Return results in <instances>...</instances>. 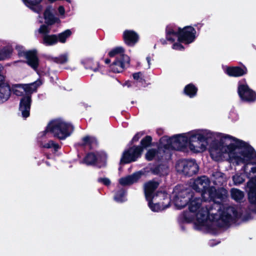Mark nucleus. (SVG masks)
Segmentation results:
<instances>
[{
    "label": "nucleus",
    "mask_w": 256,
    "mask_h": 256,
    "mask_svg": "<svg viewBox=\"0 0 256 256\" xmlns=\"http://www.w3.org/2000/svg\"><path fill=\"white\" fill-rule=\"evenodd\" d=\"M220 135L219 140H214L210 144V152L211 156L220 157L224 154H235L238 144L241 140L227 134H220Z\"/></svg>",
    "instance_id": "1"
},
{
    "label": "nucleus",
    "mask_w": 256,
    "mask_h": 256,
    "mask_svg": "<svg viewBox=\"0 0 256 256\" xmlns=\"http://www.w3.org/2000/svg\"><path fill=\"white\" fill-rule=\"evenodd\" d=\"M74 129V126L70 123L61 120H54L48 124L45 130L42 132V136H46L47 133L50 132L54 138L64 140L71 134Z\"/></svg>",
    "instance_id": "2"
},
{
    "label": "nucleus",
    "mask_w": 256,
    "mask_h": 256,
    "mask_svg": "<svg viewBox=\"0 0 256 256\" xmlns=\"http://www.w3.org/2000/svg\"><path fill=\"white\" fill-rule=\"evenodd\" d=\"M152 138L150 136H146L142 139L140 146H133L122 152L120 164H125L136 162L141 157L144 149L152 146Z\"/></svg>",
    "instance_id": "3"
},
{
    "label": "nucleus",
    "mask_w": 256,
    "mask_h": 256,
    "mask_svg": "<svg viewBox=\"0 0 256 256\" xmlns=\"http://www.w3.org/2000/svg\"><path fill=\"white\" fill-rule=\"evenodd\" d=\"M237 146V148L241 150L240 152V156H238L235 153L234 158L237 162L244 164L242 169L244 172H246L248 170V165L252 164L250 160L256 159V152L252 146L242 140L238 142Z\"/></svg>",
    "instance_id": "4"
},
{
    "label": "nucleus",
    "mask_w": 256,
    "mask_h": 256,
    "mask_svg": "<svg viewBox=\"0 0 256 256\" xmlns=\"http://www.w3.org/2000/svg\"><path fill=\"white\" fill-rule=\"evenodd\" d=\"M188 140L186 134H182L168 138L166 136H164L160 138V141L166 140L167 144L164 145L165 148L184 152L187 148Z\"/></svg>",
    "instance_id": "5"
},
{
    "label": "nucleus",
    "mask_w": 256,
    "mask_h": 256,
    "mask_svg": "<svg viewBox=\"0 0 256 256\" xmlns=\"http://www.w3.org/2000/svg\"><path fill=\"white\" fill-rule=\"evenodd\" d=\"M188 136V146L190 150L193 152H198L199 150H196V146L192 144L194 142H197L198 144L204 149L208 144V134L204 133L197 132H190L186 134Z\"/></svg>",
    "instance_id": "6"
},
{
    "label": "nucleus",
    "mask_w": 256,
    "mask_h": 256,
    "mask_svg": "<svg viewBox=\"0 0 256 256\" xmlns=\"http://www.w3.org/2000/svg\"><path fill=\"white\" fill-rule=\"evenodd\" d=\"M178 170H181L184 174L192 176L198 173L199 167L195 160H182L176 164Z\"/></svg>",
    "instance_id": "7"
},
{
    "label": "nucleus",
    "mask_w": 256,
    "mask_h": 256,
    "mask_svg": "<svg viewBox=\"0 0 256 256\" xmlns=\"http://www.w3.org/2000/svg\"><path fill=\"white\" fill-rule=\"evenodd\" d=\"M250 172L256 174V166H253L249 172H245L250 180L246 183L248 198L249 202L256 205V176L250 178ZM256 212V208L254 210Z\"/></svg>",
    "instance_id": "8"
},
{
    "label": "nucleus",
    "mask_w": 256,
    "mask_h": 256,
    "mask_svg": "<svg viewBox=\"0 0 256 256\" xmlns=\"http://www.w3.org/2000/svg\"><path fill=\"white\" fill-rule=\"evenodd\" d=\"M196 34V30L192 26L178 27V42L186 44H191L195 40Z\"/></svg>",
    "instance_id": "9"
},
{
    "label": "nucleus",
    "mask_w": 256,
    "mask_h": 256,
    "mask_svg": "<svg viewBox=\"0 0 256 256\" xmlns=\"http://www.w3.org/2000/svg\"><path fill=\"white\" fill-rule=\"evenodd\" d=\"M238 94L243 102L252 103L256 100V92L247 84L238 83Z\"/></svg>",
    "instance_id": "10"
},
{
    "label": "nucleus",
    "mask_w": 256,
    "mask_h": 256,
    "mask_svg": "<svg viewBox=\"0 0 256 256\" xmlns=\"http://www.w3.org/2000/svg\"><path fill=\"white\" fill-rule=\"evenodd\" d=\"M208 195L204 202H214L220 203L224 202L228 197V191L224 188L216 189L214 186H211L208 190Z\"/></svg>",
    "instance_id": "11"
},
{
    "label": "nucleus",
    "mask_w": 256,
    "mask_h": 256,
    "mask_svg": "<svg viewBox=\"0 0 256 256\" xmlns=\"http://www.w3.org/2000/svg\"><path fill=\"white\" fill-rule=\"evenodd\" d=\"M210 181L206 176H202L196 179L192 184V188L196 192L201 194L203 201H204L208 193V190L210 188Z\"/></svg>",
    "instance_id": "12"
},
{
    "label": "nucleus",
    "mask_w": 256,
    "mask_h": 256,
    "mask_svg": "<svg viewBox=\"0 0 256 256\" xmlns=\"http://www.w3.org/2000/svg\"><path fill=\"white\" fill-rule=\"evenodd\" d=\"M19 57H24L26 60V62L34 70H37L40 64V60L38 55V51L36 49L28 50H21L18 52Z\"/></svg>",
    "instance_id": "13"
},
{
    "label": "nucleus",
    "mask_w": 256,
    "mask_h": 256,
    "mask_svg": "<svg viewBox=\"0 0 256 256\" xmlns=\"http://www.w3.org/2000/svg\"><path fill=\"white\" fill-rule=\"evenodd\" d=\"M194 192L190 189L182 190L174 198L176 206L178 209H182L188 205L190 200L194 198Z\"/></svg>",
    "instance_id": "14"
},
{
    "label": "nucleus",
    "mask_w": 256,
    "mask_h": 256,
    "mask_svg": "<svg viewBox=\"0 0 256 256\" xmlns=\"http://www.w3.org/2000/svg\"><path fill=\"white\" fill-rule=\"evenodd\" d=\"M4 67L0 64V103L6 101L10 96L11 88L10 84L5 81V76L2 74Z\"/></svg>",
    "instance_id": "15"
},
{
    "label": "nucleus",
    "mask_w": 256,
    "mask_h": 256,
    "mask_svg": "<svg viewBox=\"0 0 256 256\" xmlns=\"http://www.w3.org/2000/svg\"><path fill=\"white\" fill-rule=\"evenodd\" d=\"M130 58L126 54H122L116 58L115 60L110 65V70L114 73L122 72L126 68V64H129Z\"/></svg>",
    "instance_id": "16"
},
{
    "label": "nucleus",
    "mask_w": 256,
    "mask_h": 256,
    "mask_svg": "<svg viewBox=\"0 0 256 256\" xmlns=\"http://www.w3.org/2000/svg\"><path fill=\"white\" fill-rule=\"evenodd\" d=\"M124 44L129 47L134 46L139 41L138 34L134 30H126L122 35Z\"/></svg>",
    "instance_id": "17"
},
{
    "label": "nucleus",
    "mask_w": 256,
    "mask_h": 256,
    "mask_svg": "<svg viewBox=\"0 0 256 256\" xmlns=\"http://www.w3.org/2000/svg\"><path fill=\"white\" fill-rule=\"evenodd\" d=\"M32 102L30 95L24 96L20 100L19 110L22 112V116L25 118L30 116Z\"/></svg>",
    "instance_id": "18"
},
{
    "label": "nucleus",
    "mask_w": 256,
    "mask_h": 256,
    "mask_svg": "<svg viewBox=\"0 0 256 256\" xmlns=\"http://www.w3.org/2000/svg\"><path fill=\"white\" fill-rule=\"evenodd\" d=\"M54 9L52 6L49 5L47 6L44 12V22L48 26H52L55 24H59L60 20L59 18L54 16L53 14Z\"/></svg>",
    "instance_id": "19"
},
{
    "label": "nucleus",
    "mask_w": 256,
    "mask_h": 256,
    "mask_svg": "<svg viewBox=\"0 0 256 256\" xmlns=\"http://www.w3.org/2000/svg\"><path fill=\"white\" fill-rule=\"evenodd\" d=\"M159 186V182L156 181L150 180L144 184V192L146 200L150 198H154L158 196L157 193H155V190Z\"/></svg>",
    "instance_id": "20"
},
{
    "label": "nucleus",
    "mask_w": 256,
    "mask_h": 256,
    "mask_svg": "<svg viewBox=\"0 0 256 256\" xmlns=\"http://www.w3.org/2000/svg\"><path fill=\"white\" fill-rule=\"evenodd\" d=\"M225 72L230 76L240 77L247 74L248 70L247 68L242 65V66H228Z\"/></svg>",
    "instance_id": "21"
},
{
    "label": "nucleus",
    "mask_w": 256,
    "mask_h": 256,
    "mask_svg": "<svg viewBox=\"0 0 256 256\" xmlns=\"http://www.w3.org/2000/svg\"><path fill=\"white\" fill-rule=\"evenodd\" d=\"M42 84L40 79L28 84H17L15 85L16 88H22L26 92V95H30L34 92H36L38 87Z\"/></svg>",
    "instance_id": "22"
},
{
    "label": "nucleus",
    "mask_w": 256,
    "mask_h": 256,
    "mask_svg": "<svg viewBox=\"0 0 256 256\" xmlns=\"http://www.w3.org/2000/svg\"><path fill=\"white\" fill-rule=\"evenodd\" d=\"M24 5L32 12L40 14L43 9L41 4L42 0H22Z\"/></svg>",
    "instance_id": "23"
},
{
    "label": "nucleus",
    "mask_w": 256,
    "mask_h": 256,
    "mask_svg": "<svg viewBox=\"0 0 256 256\" xmlns=\"http://www.w3.org/2000/svg\"><path fill=\"white\" fill-rule=\"evenodd\" d=\"M168 168L163 164H156L150 168V172L154 175L160 176H164L168 174Z\"/></svg>",
    "instance_id": "24"
},
{
    "label": "nucleus",
    "mask_w": 256,
    "mask_h": 256,
    "mask_svg": "<svg viewBox=\"0 0 256 256\" xmlns=\"http://www.w3.org/2000/svg\"><path fill=\"white\" fill-rule=\"evenodd\" d=\"M232 216L229 213L222 212L219 216L218 218L216 220L217 226L220 228H223L228 225Z\"/></svg>",
    "instance_id": "25"
},
{
    "label": "nucleus",
    "mask_w": 256,
    "mask_h": 256,
    "mask_svg": "<svg viewBox=\"0 0 256 256\" xmlns=\"http://www.w3.org/2000/svg\"><path fill=\"white\" fill-rule=\"evenodd\" d=\"M202 200V198L194 197V198H191L188 204L190 211L192 212L196 213L198 210L201 208Z\"/></svg>",
    "instance_id": "26"
},
{
    "label": "nucleus",
    "mask_w": 256,
    "mask_h": 256,
    "mask_svg": "<svg viewBox=\"0 0 256 256\" xmlns=\"http://www.w3.org/2000/svg\"><path fill=\"white\" fill-rule=\"evenodd\" d=\"M198 88L192 83L186 84L183 90V94L190 98H194L197 95Z\"/></svg>",
    "instance_id": "27"
},
{
    "label": "nucleus",
    "mask_w": 256,
    "mask_h": 256,
    "mask_svg": "<svg viewBox=\"0 0 256 256\" xmlns=\"http://www.w3.org/2000/svg\"><path fill=\"white\" fill-rule=\"evenodd\" d=\"M175 37L178 38V30L172 26H168L166 28V38L168 41L172 43L175 40Z\"/></svg>",
    "instance_id": "28"
},
{
    "label": "nucleus",
    "mask_w": 256,
    "mask_h": 256,
    "mask_svg": "<svg viewBox=\"0 0 256 256\" xmlns=\"http://www.w3.org/2000/svg\"><path fill=\"white\" fill-rule=\"evenodd\" d=\"M82 63L86 69L91 70L94 72H98L100 67L99 62H96L95 64L92 58H86L83 60Z\"/></svg>",
    "instance_id": "29"
},
{
    "label": "nucleus",
    "mask_w": 256,
    "mask_h": 256,
    "mask_svg": "<svg viewBox=\"0 0 256 256\" xmlns=\"http://www.w3.org/2000/svg\"><path fill=\"white\" fill-rule=\"evenodd\" d=\"M57 38V35L54 34L42 36V43L46 46L54 45L58 42Z\"/></svg>",
    "instance_id": "30"
},
{
    "label": "nucleus",
    "mask_w": 256,
    "mask_h": 256,
    "mask_svg": "<svg viewBox=\"0 0 256 256\" xmlns=\"http://www.w3.org/2000/svg\"><path fill=\"white\" fill-rule=\"evenodd\" d=\"M153 199L154 198H150L148 200H146V201H148V206L152 212H158L160 210H162L166 208H168L170 206L169 203L168 204L164 206H162L158 202L154 203Z\"/></svg>",
    "instance_id": "31"
},
{
    "label": "nucleus",
    "mask_w": 256,
    "mask_h": 256,
    "mask_svg": "<svg viewBox=\"0 0 256 256\" xmlns=\"http://www.w3.org/2000/svg\"><path fill=\"white\" fill-rule=\"evenodd\" d=\"M180 219L183 222L190 223L195 220V213L184 211L180 216Z\"/></svg>",
    "instance_id": "32"
},
{
    "label": "nucleus",
    "mask_w": 256,
    "mask_h": 256,
    "mask_svg": "<svg viewBox=\"0 0 256 256\" xmlns=\"http://www.w3.org/2000/svg\"><path fill=\"white\" fill-rule=\"evenodd\" d=\"M98 160V158L94 152H88L84 158V162L88 166L94 165Z\"/></svg>",
    "instance_id": "33"
},
{
    "label": "nucleus",
    "mask_w": 256,
    "mask_h": 256,
    "mask_svg": "<svg viewBox=\"0 0 256 256\" xmlns=\"http://www.w3.org/2000/svg\"><path fill=\"white\" fill-rule=\"evenodd\" d=\"M13 52L12 48L4 46L0 50V60H4L10 57Z\"/></svg>",
    "instance_id": "34"
},
{
    "label": "nucleus",
    "mask_w": 256,
    "mask_h": 256,
    "mask_svg": "<svg viewBox=\"0 0 256 256\" xmlns=\"http://www.w3.org/2000/svg\"><path fill=\"white\" fill-rule=\"evenodd\" d=\"M230 195L232 198L237 202H240L244 198V194L242 190L234 188L231 190Z\"/></svg>",
    "instance_id": "35"
},
{
    "label": "nucleus",
    "mask_w": 256,
    "mask_h": 256,
    "mask_svg": "<svg viewBox=\"0 0 256 256\" xmlns=\"http://www.w3.org/2000/svg\"><path fill=\"white\" fill-rule=\"evenodd\" d=\"M50 60L57 64H64L68 61V54H64L60 55L58 57H51Z\"/></svg>",
    "instance_id": "36"
},
{
    "label": "nucleus",
    "mask_w": 256,
    "mask_h": 256,
    "mask_svg": "<svg viewBox=\"0 0 256 256\" xmlns=\"http://www.w3.org/2000/svg\"><path fill=\"white\" fill-rule=\"evenodd\" d=\"M124 53V48L122 46H118L110 50L108 53V56L110 58H114L116 56V58L119 57L122 54H125Z\"/></svg>",
    "instance_id": "37"
},
{
    "label": "nucleus",
    "mask_w": 256,
    "mask_h": 256,
    "mask_svg": "<svg viewBox=\"0 0 256 256\" xmlns=\"http://www.w3.org/2000/svg\"><path fill=\"white\" fill-rule=\"evenodd\" d=\"M195 220L200 223L204 222L206 220V212L203 208L198 210L195 213Z\"/></svg>",
    "instance_id": "38"
},
{
    "label": "nucleus",
    "mask_w": 256,
    "mask_h": 256,
    "mask_svg": "<svg viewBox=\"0 0 256 256\" xmlns=\"http://www.w3.org/2000/svg\"><path fill=\"white\" fill-rule=\"evenodd\" d=\"M72 34L70 30L68 29L64 31L63 32L60 33L57 36L58 42H60L61 43L66 42V39L69 38Z\"/></svg>",
    "instance_id": "39"
},
{
    "label": "nucleus",
    "mask_w": 256,
    "mask_h": 256,
    "mask_svg": "<svg viewBox=\"0 0 256 256\" xmlns=\"http://www.w3.org/2000/svg\"><path fill=\"white\" fill-rule=\"evenodd\" d=\"M158 150L156 148L149 149L145 154V158L148 161L152 160L156 155L158 154Z\"/></svg>",
    "instance_id": "40"
},
{
    "label": "nucleus",
    "mask_w": 256,
    "mask_h": 256,
    "mask_svg": "<svg viewBox=\"0 0 256 256\" xmlns=\"http://www.w3.org/2000/svg\"><path fill=\"white\" fill-rule=\"evenodd\" d=\"M42 147L46 148H53L55 152H57L60 146L58 144L55 143L54 140H50L48 142L44 144Z\"/></svg>",
    "instance_id": "41"
},
{
    "label": "nucleus",
    "mask_w": 256,
    "mask_h": 256,
    "mask_svg": "<svg viewBox=\"0 0 256 256\" xmlns=\"http://www.w3.org/2000/svg\"><path fill=\"white\" fill-rule=\"evenodd\" d=\"M132 77L134 80H137L142 84H145L146 82L144 74L141 72L134 73L132 74Z\"/></svg>",
    "instance_id": "42"
},
{
    "label": "nucleus",
    "mask_w": 256,
    "mask_h": 256,
    "mask_svg": "<svg viewBox=\"0 0 256 256\" xmlns=\"http://www.w3.org/2000/svg\"><path fill=\"white\" fill-rule=\"evenodd\" d=\"M126 190L124 188H122L118 190L114 196V199L118 202H123V198L125 195Z\"/></svg>",
    "instance_id": "43"
},
{
    "label": "nucleus",
    "mask_w": 256,
    "mask_h": 256,
    "mask_svg": "<svg viewBox=\"0 0 256 256\" xmlns=\"http://www.w3.org/2000/svg\"><path fill=\"white\" fill-rule=\"evenodd\" d=\"M48 26H48L46 24H42L38 30V32L40 34H42V36L48 34L50 32V29Z\"/></svg>",
    "instance_id": "44"
},
{
    "label": "nucleus",
    "mask_w": 256,
    "mask_h": 256,
    "mask_svg": "<svg viewBox=\"0 0 256 256\" xmlns=\"http://www.w3.org/2000/svg\"><path fill=\"white\" fill-rule=\"evenodd\" d=\"M144 172L142 171H138L134 172L133 174L130 175L132 184L136 182L141 178L142 176L144 174Z\"/></svg>",
    "instance_id": "45"
},
{
    "label": "nucleus",
    "mask_w": 256,
    "mask_h": 256,
    "mask_svg": "<svg viewBox=\"0 0 256 256\" xmlns=\"http://www.w3.org/2000/svg\"><path fill=\"white\" fill-rule=\"evenodd\" d=\"M118 182L120 184L124 186L132 184L130 175L126 177L121 178L119 179Z\"/></svg>",
    "instance_id": "46"
},
{
    "label": "nucleus",
    "mask_w": 256,
    "mask_h": 256,
    "mask_svg": "<svg viewBox=\"0 0 256 256\" xmlns=\"http://www.w3.org/2000/svg\"><path fill=\"white\" fill-rule=\"evenodd\" d=\"M144 131L138 132L129 142V145H132L134 142H137L140 138L145 134Z\"/></svg>",
    "instance_id": "47"
},
{
    "label": "nucleus",
    "mask_w": 256,
    "mask_h": 256,
    "mask_svg": "<svg viewBox=\"0 0 256 256\" xmlns=\"http://www.w3.org/2000/svg\"><path fill=\"white\" fill-rule=\"evenodd\" d=\"M232 180L235 184H241L244 181V179L240 175L238 174L234 176Z\"/></svg>",
    "instance_id": "48"
},
{
    "label": "nucleus",
    "mask_w": 256,
    "mask_h": 256,
    "mask_svg": "<svg viewBox=\"0 0 256 256\" xmlns=\"http://www.w3.org/2000/svg\"><path fill=\"white\" fill-rule=\"evenodd\" d=\"M82 140L83 142L78 144L80 146H85L87 144H92V138L88 136L84 137L82 138Z\"/></svg>",
    "instance_id": "49"
},
{
    "label": "nucleus",
    "mask_w": 256,
    "mask_h": 256,
    "mask_svg": "<svg viewBox=\"0 0 256 256\" xmlns=\"http://www.w3.org/2000/svg\"><path fill=\"white\" fill-rule=\"evenodd\" d=\"M98 182L102 183L106 186H108L110 184V180L107 178H99L98 179Z\"/></svg>",
    "instance_id": "50"
},
{
    "label": "nucleus",
    "mask_w": 256,
    "mask_h": 256,
    "mask_svg": "<svg viewBox=\"0 0 256 256\" xmlns=\"http://www.w3.org/2000/svg\"><path fill=\"white\" fill-rule=\"evenodd\" d=\"M181 42H175L172 44V48L175 50H184V46L180 44Z\"/></svg>",
    "instance_id": "51"
},
{
    "label": "nucleus",
    "mask_w": 256,
    "mask_h": 256,
    "mask_svg": "<svg viewBox=\"0 0 256 256\" xmlns=\"http://www.w3.org/2000/svg\"><path fill=\"white\" fill-rule=\"evenodd\" d=\"M58 12L60 15H64L65 14V9L63 6H60L58 8Z\"/></svg>",
    "instance_id": "52"
},
{
    "label": "nucleus",
    "mask_w": 256,
    "mask_h": 256,
    "mask_svg": "<svg viewBox=\"0 0 256 256\" xmlns=\"http://www.w3.org/2000/svg\"><path fill=\"white\" fill-rule=\"evenodd\" d=\"M222 173L221 172H216L214 174V176H218V177H220L222 176Z\"/></svg>",
    "instance_id": "53"
},
{
    "label": "nucleus",
    "mask_w": 256,
    "mask_h": 256,
    "mask_svg": "<svg viewBox=\"0 0 256 256\" xmlns=\"http://www.w3.org/2000/svg\"><path fill=\"white\" fill-rule=\"evenodd\" d=\"M166 40H167L166 38V39L162 38V39L160 40V41L162 44L163 45L166 44Z\"/></svg>",
    "instance_id": "54"
},
{
    "label": "nucleus",
    "mask_w": 256,
    "mask_h": 256,
    "mask_svg": "<svg viewBox=\"0 0 256 256\" xmlns=\"http://www.w3.org/2000/svg\"><path fill=\"white\" fill-rule=\"evenodd\" d=\"M146 60L148 64V68H150V56H147Z\"/></svg>",
    "instance_id": "55"
},
{
    "label": "nucleus",
    "mask_w": 256,
    "mask_h": 256,
    "mask_svg": "<svg viewBox=\"0 0 256 256\" xmlns=\"http://www.w3.org/2000/svg\"><path fill=\"white\" fill-rule=\"evenodd\" d=\"M124 86H127L128 87L131 86V82L130 81H126L124 83Z\"/></svg>",
    "instance_id": "56"
},
{
    "label": "nucleus",
    "mask_w": 256,
    "mask_h": 256,
    "mask_svg": "<svg viewBox=\"0 0 256 256\" xmlns=\"http://www.w3.org/2000/svg\"><path fill=\"white\" fill-rule=\"evenodd\" d=\"M104 62L106 64H109L110 62V58H106L104 60Z\"/></svg>",
    "instance_id": "57"
},
{
    "label": "nucleus",
    "mask_w": 256,
    "mask_h": 256,
    "mask_svg": "<svg viewBox=\"0 0 256 256\" xmlns=\"http://www.w3.org/2000/svg\"><path fill=\"white\" fill-rule=\"evenodd\" d=\"M156 132L158 135H160L162 133V131L160 129L158 130Z\"/></svg>",
    "instance_id": "58"
},
{
    "label": "nucleus",
    "mask_w": 256,
    "mask_h": 256,
    "mask_svg": "<svg viewBox=\"0 0 256 256\" xmlns=\"http://www.w3.org/2000/svg\"><path fill=\"white\" fill-rule=\"evenodd\" d=\"M18 92H19L18 90H16L15 92H14V93L16 94V95H19V94H18Z\"/></svg>",
    "instance_id": "59"
},
{
    "label": "nucleus",
    "mask_w": 256,
    "mask_h": 256,
    "mask_svg": "<svg viewBox=\"0 0 256 256\" xmlns=\"http://www.w3.org/2000/svg\"><path fill=\"white\" fill-rule=\"evenodd\" d=\"M46 164L47 165L50 166L49 162H46Z\"/></svg>",
    "instance_id": "60"
},
{
    "label": "nucleus",
    "mask_w": 256,
    "mask_h": 256,
    "mask_svg": "<svg viewBox=\"0 0 256 256\" xmlns=\"http://www.w3.org/2000/svg\"><path fill=\"white\" fill-rule=\"evenodd\" d=\"M131 103H132V104H134V101H132Z\"/></svg>",
    "instance_id": "61"
},
{
    "label": "nucleus",
    "mask_w": 256,
    "mask_h": 256,
    "mask_svg": "<svg viewBox=\"0 0 256 256\" xmlns=\"http://www.w3.org/2000/svg\"><path fill=\"white\" fill-rule=\"evenodd\" d=\"M214 219H215V218H214V217H213V218H212V220L213 221H214Z\"/></svg>",
    "instance_id": "62"
},
{
    "label": "nucleus",
    "mask_w": 256,
    "mask_h": 256,
    "mask_svg": "<svg viewBox=\"0 0 256 256\" xmlns=\"http://www.w3.org/2000/svg\"><path fill=\"white\" fill-rule=\"evenodd\" d=\"M104 166H106V161L104 162Z\"/></svg>",
    "instance_id": "63"
},
{
    "label": "nucleus",
    "mask_w": 256,
    "mask_h": 256,
    "mask_svg": "<svg viewBox=\"0 0 256 256\" xmlns=\"http://www.w3.org/2000/svg\"><path fill=\"white\" fill-rule=\"evenodd\" d=\"M236 212V211H234V212H233V214H234V212Z\"/></svg>",
    "instance_id": "64"
}]
</instances>
